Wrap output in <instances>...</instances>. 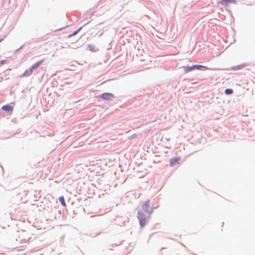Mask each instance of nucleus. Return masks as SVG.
I'll list each match as a JSON object with an SVG mask.
<instances>
[{
    "label": "nucleus",
    "mask_w": 255,
    "mask_h": 255,
    "mask_svg": "<svg viewBox=\"0 0 255 255\" xmlns=\"http://www.w3.org/2000/svg\"><path fill=\"white\" fill-rule=\"evenodd\" d=\"M183 68L185 73H188L194 70L204 71L209 69L207 66L198 64H195L191 66H184Z\"/></svg>",
    "instance_id": "1"
},
{
    "label": "nucleus",
    "mask_w": 255,
    "mask_h": 255,
    "mask_svg": "<svg viewBox=\"0 0 255 255\" xmlns=\"http://www.w3.org/2000/svg\"><path fill=\"white\" fill-rule=\"evenodd\" d=\"M137 217L141 227H143L146 223V220L144 215L142 212H138L137 214Z\"/></svg>",
    "instance_id": "2"
},
{
    "label": "nucleus",
    "mask_w": 255,
    "mask_h": 255,
    "mask_svg": "<svg viewBox=\"0 0 255 255\" xmlns=\"http://www.w3.org/2000/svg\"><path fill=\"white\" fill-rule=\"evenodd\" d=\"M114 96L112 94L105 93H103L101 95V98L104 100H111L113 98Z\"/></svg>",
    "instance_id": "3"
},
{
    "label": "nucleus",
    "mask_w": 255,
    "mask_h": 255,
    "mask_svg": "<svg viewBox=\"0 0 255 255\" xmlns=\"http://www.w3.org/2000/svg\"><path fill=\"white\" fill-rule=\"evenodd\" d=\"M33 70L30 67L29 69L26 70L21 75L22 77H28L30 76L33 73Z\"/></svg>",
    "instance_id": "4"
},
{
    "label": "nucleus",
    "mask_w": 255,
    "mask_h": 255,
    "mask_svg": "<svg viewBox=\"0 0 255 255\" xmlns=\"http://www.w3.org/2000/svg\"><path fill=\"white\" fill-rule=\"evenodd\" d=\"M180 160V158L179 157H176L174 158H172L170 160V165L171 166L174 165L176 163H178V161Z\"/></svg>",
    "instance_id": "5"
},
{
    "label": "nucleus",
    "mask_w": 255,
    "mask_h": 255,
    "mask_svg": "<svg viewBox=\"0 0 255 255\" xmlns=\"http://www.w3.org/2000/svg\"><path fill=\"white\" fill-rule=\"evenodd\" d=\"M44 61V59H43L37 62H36L35 63H34L33 65H32V66L31 67V68H32V69L34 70V69H35L37 68H38L39 67V66L43 63V62Z\"/></svg>",
    "instance_id": "6"
},
{
    "label": "nucleus",
    "mask_w": 255,
    "mask_h": 255,
    "mask_svg": "<svg viewBox=\"0 0 255 255\" xmlns=\"http://www.w3.org/2000/svg\"><path fill=\"white\" fill-rule=\"evenodd\" d=\"M236 2V0H222L221 1V3L224 5H228L229 3H235Z\"/></svg>",
    "instance_id": "7"
},
{
    "label": "nucleus",
    "mask_w": 255,
    "mask_h": 255,
    "mask_svg": "<svg viewBox=\"0 0 255 255\" xmlns=\"http://www.w3.org/2000/svg\"><path fill=\"white\" fill-rule=\"evenodd\" d=\"M1 109H2L4 111L11 112L13 110V108H12V107H11V106H10L9 105H6L3 106L1 107Z\"/></svg>",
    "instance_id": "8"
},
{
    "label": "nucleus",
    "mask_w": 255,
    "mask_h": 255,
    "mask_svg": "<svg viewBox=\"0 0 255 255\" xmlns=\"http://www.w3.org/2000/svg\"><path fill=\"white\" fill-rule=\"evenodd\" d=\"M245 67V64L239 65L237 66H234L232 68L233 70H241Z\"/></svg>",
    "instance_id": "9"
},
{
    "label": "nucleus",
    "mask_w": 255,
    "mask_h": 255,
    "mask_svg": "<svg viewBox=\"0 0 255 255\" xmlns=\"http://www.w3.org/2000/svg\"><path fill=\"white\" fill-rule=\"evenodd\" d=\"M149 203L148 202H145L143 206H142V208L143 209L146 211V212H147L148 211V208H149Z\"/></svg>",
    "instance_id": "10"
},
{
    "label": "nucleus",
    "mask_w": 255,
    "mask_h": 255,
    "mask_svg": "<svg viewBox=\"0 0 255 255\" xmlns=\"http://www.w3.org/2000/svg\"><path fill=\"white\" fill-rule=\"evenodd\" d=\"M224 93L227 95H231L233 93V90L232 89L227 88L225 90Z\"/></svg>",
    "instance_id": "11"
},
{
    "label": "nucleus",
    "mask_w": 255,
    "mask_h": 255,
    "mask_svg": "<svg viewBox=\"0 0 255 255\" xmlns=\"http://www.w3.org/2000/svg\"><path fill=\"white\" fill-rule=\"evenodd\" d=\"M59 201L60 202L61 204L64 207L66 206V204L65 202V199L63 196H60L59 198Z\"/></svg>",
    "instance_id": "12"
},
{
    "label": "nucleus",
    "mask_w": 255,
    "mask_h": 255,
    "mask_svg": "<svg viewBox=\"0 0 255 255\" xmlns=\"http://www.w3.org/2000/svg\"><path fill=\"white\" fill-rule=\"evenodd\" d=\"M6 62V60H1L0 61V64H5Z\"/></svg>",
    "instance_id": "13"
},
{
    "label": "nucleus",
    "mask_w": 255,
    "mask_h": 255,
    "mask_svg": "<svg viewBox=\"0 0 255 255\" xmlns=\"http://www.w3.org/2000/svg\"><path fill=\"white\" fill-rule=\"evenodd\" d=\"M2 40V39H0V42Z\"/></svg>",
    "instance_id": "14"
}]
</instances>
